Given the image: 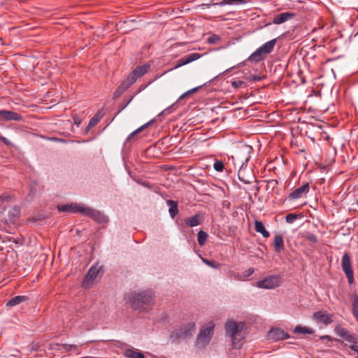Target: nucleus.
<instances>
[{
    "label": "nucleus",
    "instance_id": "nucleus-20",
    "mask_svg": "<svg viewBox=\"0 0 358 358\" xmlns=\"http://www.w3.org/2000/svg\"><path fill=\"white\" fill-rule=\"evenodd\" d=\"M254 224L255 231L260 233L263 237L268 238L270 236V233L266 229L264 224L262 221L255 220Z\"/></svg>",
    "mask_w": 358,
    "mask_h": 358
},
{
    "label": "nucleus",
    "instance_id": "nucleus-22",
    "mask_svg": "<svg viewBox=\"0 0 358 358\" xmlns=\"http://www.w3.org/2000/svg\"><path fill=\"white\" fill-rule=\"evenodd\" d=\"M276 41L277 39L275 38L263 44L261 47H259V48L262 50L263 52L265 53L266 55H267L273 51Z\"/></svg>",
    "mask_w": 358,
    "mask_h": 358
},
{
    "label": "nucleus",
    "instance_id": "nucleus-27",
    "mask_svg": "<svg viewBox=\"0 0 358 358\" xmlns=\"http://www.w3.org/2000/svg\"><path fill=\"white\" fill-rule=\"evenodd\" d=\"M352 311L356 320L358 322V294H354L351 296Z\"/></svg>",
    "mask_w": 358,
    "mask_h": 358
},
{
    "label": "nucleus",
    "instance_id": "nucleus-36",
    "mask_svg": "<svg viewBox=\"0 0 358 358\" xmlns=\"http://www.w3.org/2000/svg\"><path fill=\"white\" fill-rule=\"evenodd\" d=\"M304 238H306V240L308 241L309 242L312 243H317V238L316 237V236L312 233H310V232H306L305 236H304Z\"/></svg>",
    "mask_w": 358,
    "mask_h": 358
},
{
    "label": "nucleus",
    "instance_id": "nucleus-10",
    "mask_svg": "<svg viewBox=\"0 0 358 358\" xmlns=\"http://www.w3.org/2000/svg\"><path fill=\"white\" fill-rule=\"evenodd\" d=\"M268 337L273 341H278L289 338V335L280 328H273L268 331Z\"/></svg>",
    "mask_w": 358,
    "mask_h": 358
},
{
    "label": "nucleus",
    "instance_id": "nucleus-55",
    "mask_svg": "<svg viewBox=\"0 0 358 358\" xmlns=\"http://www.w3.org/2000/svg\"><path fill=\"white\" fill-rule=\"evenodd\" d=\"M122 94V93L117 92V91H116V92H115V94H114V96H115V97H117V96H118L120 94Z\"/></svg>",
    "mask_w": 358,
    "mask_h": 358
},
{
    "label": "nucleus",
    "instance_id": "nucleus-12",
    "mask_svg": "<svg viewBox=\"0 0 358 358\" xmlns=\"http://www.w3.org/2000/svg\"><path fill=\"white\" fill-rule=\"evenodd\" d=\"M150 68V64H145L142 66H138L136 67L130 73L131 79L133 81H136L138 78L144 76L149 69Z\"/></svg>",
    "mask_w": 358,
    "mask_h": 358
},
{
    "label": "nucleus",
    "instance_id": "nucleus-17",
    "mask_svg": "<svg viewBox=\"0 0 358 358\" xmlns=\"http://www.w3.org/2000/svg\"><path fill=\"white\" fill-rule=\"evenodd\" d=\"M273 248L276 252L280 253L284 250L283 237L280 234H276L273 238Z\"/></svg>",
    "mask_w": 358,
    "mask_h": 358
},
{
    "label": "nucleus",
    "instance_id": "nucleus-56",
    "mask_svg": "<svg viewBox=\"0 0 358 358\" xmlns=\"http://www.w3.org/2000/svg\"><path fill=\"white\" fill-rule=\"evenodd\" d=\"M55 141H62V139H59V138H55Z\"/></svg>",
    "mask_w": 358,
    "mask_h": 358
},
{
    "label": "nucleus",
    "instance_id": "nucleus-29",
    "mask_svg": "<svg viewBox=\"0 0 358 358\" xmlns=\"http://www.w3.org/2000/svg\"><path fill=\"white\" fill-rule=\"evenodd\" d=\"M154 121H155V120H152L145 123V124H143V126L140 127L139 128L136 129L134 131L131 133L129 135V136L127 138L126 143L129 142L131 140H134L136 134L140 133L143 129H145V128L148 127L149 125H150Z\"/></svg>",
    "mask_w": 358,
    "mask_h": 358
},
{
    "label": "nucleus",
    "instance_id": "nucleus-53",
    "mask_svg": "<svg viewBox=\"0 0 358 358\" xmlns=\"http://www.w3.org/2000/svg\"><path fill=\"white\" fill-rule=\"evenodd\" d=\"M93 127H90V124H88L87 128H86V133H87Z\"/></svg>",
    "mask_w": 358,
    "mask_h": 358
},
{
    "label": "nucleus",
    "instance_id": "nucleus-3",
    "mask_svg": "<svg viewBox=\"0 0 358 358\" xmlns=\"http://www.w3.org/2000/svg\"><path fill=\"white\" fill-rule=\"evenodd\" d=\"M243 324H237L234 321H229L226 323V334H228L231 339L232 346L234 348H240L241 346V338H238V334L241 331Z\"/></svg>",
    "mask_w": 358,
    "mask_h": 358
},
{
    "label": "nucleus",
    "instance_id": "nucleus-33",
    "mask_svg": "<svg viewBox=\"0 0 358 358\" xmlns=\"http://www.w3.org/2000/svg\"><path fill=\"white\" fill-rule=\"evenodd\" d=\"M343 338L345 341H348V342L350 343L351 344H352V343L357 344V339L355 337V336L350 334L349 331H348V332L346 333V334H345V336L343 337Z\"/></svg>",
    "mask_w": 358,
    "mask_h": 358
},
{
    "label": "nucleus",
    "instance_id": "nucleus-45",
    "mask_svg": "<svg viewBox=\"0 0 358 358\" xmlns=\"http://www.w3.org/2000/svg\"><path fill=\"white\" fill-rule=\"evenodd\" d=\"M197 89H198L197 87H195V88H194V89L191 90H189V91H188V92H187L184 93L183 94H182V95L179 97V99H178V101H180V100H181V99H183V98H184L187 94H189V93H191V92H194L196 91V90H197Z\"/></svg>",
    "mask_w": 358,
    "mask_h": 358
},
{
    "label": "nucleus",
    "instance_id": "nucleus-39",
    "mask_svg": "<svg viewBox=\"0 0 358 358\" xmlns=\"http://www.w3.org/2000/svg\"><path fill=\"white\" fill-rule=\"evenodd\" d=\"M100 120H101V117L98 115H96L90 119L88 124H90V127H94L95 125H96L99 123Z\"/></svg>",
    "mask_w": 358,
    "mask_h": 358
},
{
    "label": "nucleus",
    "instance_id": "nucleus-54",
    "mask_svg": "<svg viewBox=\"0 0 358 358\" xmlns=\"http://www.w3.org/2000/svg\"><path fill=\"white\" fill-rule=\"evenodd\" d=\"M93 127H90V124H88L87 128H86V133H87Z\"/></svg>",
    "mask_w": 358,
    "mask_h": 358
},
{
    "label": "nucleus",
    "instance_id": "nucleus-8",
    "mask_svg": "<svg viewBox=\"0 0 358 358\" xmlns=\"http://www.w3.org/2000/svg\"><path fill=\"white\" fill-rule=\"evenodd\" d=\"M83 211L84 215L91 217L99 222L103 223L108 222L107 217L95 209L86 206Z\"/></svg>",
    "mask_w": 358,
    "mask_h": 358
},
{
    "label": "nucleus",
    "instance_id": "nucleus-31",
    "mask_svg": "<svg viewBox=\"0 0 358 358\" xmlns=\"http://www.w3.org/2000/svg\"><path fill=\"white\" fill-rule=\"evenodd\" d=\"M238 179L243 182L244 184H250L252 183V180L255 178L253 176H250L249 177H246L245 176V170H239L238 173Z\"/></svg>",
    "mask_w": 358,
    "mask_h": 358
},
{
    "label": "nucleus",
    "instance_id": "nucleus-21",
    "mask_svg": "<svg viewBox=\"0 0 358 358\" xmlns=\"http://www.w3.org/2000/svg\"><path fill=\"white\" fill-rule=\"evenodd\" d=\"M250 0H222L220 2H217L215 3L216 6H223L225 5H241V4H245L248 2H250Z\"/></svg>",
    "mask_w": 358,
    "mask_h": 358
},
{
    "label": "nucleus",
    "instance_id": "nucleus-14",
    "mask_svg": "<svg viewBox=\"0 0 358 358\" xmlns=\"http://www.w3.org/2000/svg\"><path fill=\"white\" fill-rule=\"evenodd\" d=\"M296 16L295 13L285 12L276 15L273 19V23L275 24H280L289 20L293 19Z\"/></svg>",
    "mask_w": 358,
    "mask_h": 358
},
{
    "label": "nucleus",
    "instance_id": "nucleus-18",
    "mask_svg": "<svg viewBox=\"0 0 358 358\" xmlns=\"http://www.w3.org/2000/svg\"><path fill=\"white\" fill-rule=\"evenodd\" d=\"M266 56L265 53L259 48L256 51L250 55L248 60L252 62H259L264 60L266 58Z\"/></svg>",
    "mask_w": 358,
    "mask_h": 358
},
{
    "label": "nucleus",
    "instance_id": "nucleus-43",
    "mask_svg": "<svg viewBox=\"0 0 358 358\" xmlns=\"http://www.w3.org/2000/svg\"><path fill=\"white\" fill-rule=\"evenodd\" d=\"M0 141L7 146L13 147V144L8 139L1 135H0Z\"/></svg>",
    "mask_w": 358,
    "mask_h": 358
},
{
    "label": "nucleus",
    "instance_id": "nucleus-5",
    "mask_svg": "<svg viewBox=\"0 0 358 358\" xmlns=\"http://www.w3.org/2000/svg\"><path fill=\"white\" fill-rule=\"evenodd\" d=\"M341 266L348 278L349 284H352L354 282V275L351 266L350 257L348 252H345L342 257Z\"/></svg>",
    "mask_w": 358,
    "mask_h": 358
},
{
    "label": "nucleus",
    "instance_id": "nucleus-24",
    "mask_svg": "<svg viewBox=\"0 0 358 358\" xmlns=\"http://www.w3.org/2000/svg\"><path fill=\"white\" fill-rule=\"evenodd\" d=\"M136 81H133L131 79V76L129 75L126 79H124L117 90V92L123 93L126 91L132 84Z\"/></svg>",
    "mask_w": 358,
    "mask_h": 358
},
{
    "label": "nucleus",
    "instance_id": "nucleus-49",
    "mask_svg": "<svg viewBox=\"0 0 358 358\" xmlns=\"http://www.w3.org/2000/svg\"><path fill=\"white\" fill-rule=\"evenodd\" d=\"M350 348L353 351L358 352V345H357L352 343L350 345Z\"/></svg>",
    "mask_w": 358,
    "mask_h": 358
},
{
    "label": "nucleus",
    "instance_id": "nucleus-23",
    "mask_svg": "<svg viewBox=\"0 0 358 358\" xmlns=\"http://www.w3.org/2000/svg\"><path fill=\"white\" fill-rule=\"evenodd\" d=\"M136 81H133L131 79V76L129 75L126 79H124L117 90V92L123 93L126 91L132 84Z\"/></svg>",
    "mask_w": 358,
    "mask_h": 358
},
{
    "label": "nucleus",
    "instance_id": "nucleus-11",
    "mask_svg": "<svg viewBox=\"0 0 358 358\" xmlns=\"http://www.w3.org/2000/svg\"><path fill=\"white\" fill-rule=\"evenodd\" d=\"M85 205L71 203L58 206V210L60 212H71V213H80L83 215V210L85 208Z\"/></svg>",
    "mask_w": 358,
    "mask_h": 358
},
{
    "label": "nucleus",
    "instance_id": "nucleus-50",
    "mask_svg": "<svg viewBox=\"0 0 358 358\" xmlns=\"http://www.w3.org/2000/svg\"><path fill=\"white\" fill-rule=\"evenodd\" d=\"M223 207L227 208H230L231 203L228 201H224L222 203Z\"/></svg>",
    "mask_w": 358,
    "mask_h": 358
},
{
    "label": "nucleus",
    "instance_id": "nucleus-44",
    "mask_svg": "<svg viewBox=\"0 0 358 358\" xmlns=\"http://www.w3.org/2000/svg\"><path fill=\"white\" fill-rule=\"evenodd\" d=\"M219 40L220 38L216 35H213V36L209 37L208 39V42L210 43H215Z\"/></svg>",
    "mask_w": 358,
    "mask_h": 358
},
{
    "label": "nucleus",
    "instance_id": "nucleus-37",
    "mask_svg": "<svg viewBox=\"0 0 358 358\" xmlns=\"http://www.w3.org/2000/svg\"><path fill=\"white\" fill-rule=\"evenodd\" d=\"M214 169L219 172H222L224 168V163L222 161L216 160L213 164Z\"/></svg>",
    "mask_w": 358,
    "mask_h": 358
},
{
    "label": "nucleus",
    "instance_id": "nucleus-35",
    "mask_svg": "<svg viewBox=\"0 0 358 358\" xmlns=\"http://www.w3.org/2000/svg\"><path fill=\"white\" fill-rule=\"evenodd\" d=\"M299 214L289 213L285 216V220L287 223H293L298 218H301Z\"/></svg>",
    "mask_w": 358,
    "mask_h": 358
},
{
    "label": "nucleus",
    "instance_id": "nucleus-52",
    "mask_svg": "<svg viewBox=\"0 0 358 358\" xmlns=\"http://www.w3.org/2000/svg\"><path fill=\"white\" fill-rule=\"evenodd\" d=\"M255 270L253 268H248L246 272H247V275L249 276V275H251L253 273H254Z\"/></svg>",
    "mask_w": 358,
    "mask_h": 358
},
{
    "label": "nucleus",
    "instance_id": "nucleus-41",
    "mask_svg": "<svg viewBox=\"0 0 358 358\" xmlns=\"http://www.w3.org/2000/svg\"><path fill=\"white\" fill-rule=\"evenodd\" d=\"M13 196L8 194H3L0 196V203L3 201L9 202L12 201Z\"/></svg>",
    "mask_w": 358,
    "mask_h": 358
},
{
    "label": "nucleus",
    "instance_id": "nucleus-15",
    "mask_svg": "<svg viewBox=\"0 0 358 358\" xmlns=\"http://www.w3.org/2000/svg\"><path fill=\"white\" fill-rule=\"evenodd\" d=\"M5 121H22L24 120L22 115L13 110H4Z\"/></svg>",
    "mask_w": 358,
    "mask_h": 358
},
{
    "label": "nucleus",
    "instance_id": "nucleus-32",
    "mask_svg": "<svg viewBox=\"0 0 358 358\" xmlns=\"http://www.w3.org/2000/svg\"><path fill=\"white\" fill-rule=\"evenodd\" d=\"M208 234L202 230L199 231L198 233L197 236V241L199 244V245L203 246L206 244L207 238H208Z\"/></svg>",
    "mask_w": 358,
    "mask_h": 358
},
{
    "label": "nucleus",
    "instance_id": "nucleus-2",
    "mask_svg": "<svg viewBox=\"0 0 358 358\" xmlns=\"http://www.w3.org/2000/svg\"><path fill=\"white\" fill-rule=\"evenodd\" d=\"M196 330L194 322H189L181 326L179 329L173 330L170 335L171 343H176L180 340L190 337Z\"/></svg>",
    "mask_w": 358,
    "mask_h": 358
},
{
    "label": "nucleus",
    "instance_id": "nucleus-7",
    "mask_svg": "<svg viewBox=\"0 0 358 358\" xmlns=\"http://www.w3.org/2000/svg\"><path fill=\"white\" fill-rule=\"evenodd\" d=\"M280 285V278L275 275H271L262 280L257 282V286L259 288L273 289Z\"/></svg>",
    "mask_w": 358,
    "mask_h": 358
},
{
    "label": "nucleus",
    "instance_id": "nucleus-6",
    "mask_svg": "<svg viewBox=\"0 0 358 358\" xmlns=\"http://www.w3.org/2000/svg\"><path fill=\"white\" fill-rule=\"evenodd\" d=\"M333 314H329L322 310L315 312L313 314V319L318 324L327 326L333 322Z\"/></svg>",
    "mask_w": 358,
    "mask_h": 358
},
{
    "label": "nucleus",
    "instance_id": "nucleus-19",
    "mask_svg": "<svg viewBox=\"0 0 358 358\" xmlns=\"http://www.w3.org/2000/svg\"><path fill=\"white\" fill-rule=\"evenodd\" d=\"M202 220V217L199 214H196L194 216L185 219V222L187 226L193 227L199 225Z\"/></svg>",
    "mask_w": 358,
    "mask_h": 358
},
{
    "label": "nucleus",
    "instance_id": "nucleus-28",
    "mask_svg": "<svg viewBox=\"0 0 358 358\" xmlns=\"http://www.w3.org/2000/svg\"><path fill=\"white\" fill-rule=\"evenodd\" d=\"M314 332L313 329L301 325L296 326L294 329V333L297 334H313Z\"/></svg>",
    "mask_w": 358,
    "mask_h": 358
},
{
    "label": "nucleus",
    "instance_id": "nucleus-48",
    "mask_svg": "<svg viewBox=\"0 0 358 358\" xmlns=\"http://www.w3.org/2000/svg\"><path fill=\"white\" fill-rule=\"evenodd\" d=\"M0 122H6L4 110H0Z\"/></svg>",
    "mask_w": 358,
    "mask_h": 358
},
{
    "label": "nucleus",
    "instance_id": "nucleus-30",
    "mask_svg": "<svg viewBox=\"0 0 358 358\" xmlns=\"http://www.w3.org/2000/svg\"><path fill=\"white\" fill-rule=\"evenodd\" d=\"M27 299V297L25 296H16L12 299H10L6 303L7 306H15L23 301H25Z\"/></svg>",
    "mask_w": 358,
    "mask_h": 358
},
{
    "label": "nucleus",
    "instance_id": "nucleus-4",
    "mask_svg": "<svg viewBox=\"0 0 358 358\" xmlns=\"http://www.w3.org/2000/svg\"><path fill=\"white\" fill-rule=\"evenodd\" d=\"M215 324L210 322L206 327H203L197 336V343L201 346L207 345L212 338Z\"/></svg>",
    "mask_w": 358,
    "mask_h": 358
},
{
    "label": "nucleus",
    "instance_id": "nucleus-40",
    "mask_svg": "<svg viewBox=\"0 0 358 358\" xmlns=\"http://www.w3.org/2000/svg\"><path fill=\"white\" fill-rule=\"evenodd\" d=\"M133 99V96H131L130 99H129L127 101H122L120 105H119V110H118V113H120L122 110H124L128 105L129 103Z\"/></svg>",
    "mask_w": 358,
    "mask_h": 358
},
{
    "label": "nucleus",
    "instance_id": "nucleus-57",
    "mask_svg": "<svg viewBox=\"0 0 358 358\" xmlns=\"http://www.w3.org/2000/svg\"><path fill=\"white\" fill-rule=\"evenodd\" d=\"M356 358H358V357H356Z\"/></svg>",
    "mask_w": 358,
    "mask_h": 358
},
{
    "label": "nucleus",
    "instance_id": "nucleus-47",
    "mask_svg": "<svg viewBox=\"0 0 358 358\" xmlns=\"http://www.w3.org/2000/svg\"><path fill=\"white\" fill-rule=\"evenodd\" d=\"M66 349L68 350H75L77 348V346L75 345H65Z\"/></svg>",
    "mask_w": 358,
    "mask_h": 358
},
{
    "label": "nucleus",
    "instance_id": "nucleus-42",
    "mask_svg": "<svg viewBox=\"0 0 358 358\" xmlns=\"http://www.w3.org/2000/svg\"><path fill=\"white\" fill-rule=\"evenodd\" d=\"M231 85L234 88H239L241 87L243 85H245V82L240 80H236L231 82Z\"/></svg>",
    "mask_w": 358,
    "mask_h": 358
},
{
    "label": "nucleus",
    "instance_id": "nucleus-51",
    "mask_svg": "<svg viewBox=\"0 0 358 358\" xmlns=\"http://www.w3.org/2000/svg\"><path fill=\"white\" fill-rule=\"evenodd\" d=\"M320 339L322 341H323V340L331 341V338L328 335L321 336L320 337Z\"/></svg>",
    "mask_w": 358,
    "mask_h": 358
},
{
    "label": "nucleus",
    "instance_id": "nucleus-13",
    "mask_svg": "<svg viewBox=\"0 0 358 358\" xmlns=\"http://www.w3.org/2000/svg\"><path fill=\"white\" fill-rule=\"evenodd\" d=\"M200 57H201V55L199 53H196V52L191 53V54L182 57V59H179L177 62L176 65L171 69H176L182 66L186 65L190 62H192L198 59L199 58H200Z\"/></svg>",
    "mask_w": 358,
    "mask_h": 358
},
{
    "label": "nucleus",
    "instance_id": "nucleus-16",
    "mask_svg": "<svg viewBox=\"0 0 358 358\" xmlns=\"http://www.w3.org/2000/svg\"><path fill=\"white\" fill-rule=\"evenodd\" d=\"M123 355L127 358H145L143 352L134 348L125 349Z\"/></svg>",
    "mask_w": 358,
    "mask_h": 358
},
{
    "label": "nucleus",
    "instance_id": "nucleus-46",
    "mask_svg": "<svg viewBox=\"0 0 358 358\" xmlns=\"http://www.w3.org/2000/svg\"><path fill=\"white\" fill-rule=\"evenodd\" d=\"M73 123L77 125L78 127L80 126V124H81V119L78 117V116H75L73 117Z\"/></svg>",
    "mask_w": 358,
    "mask_h": 358
},
{
    "label": "nucleus",
    "instance_id": "nucleus-1",
    "mask_svg": "<svg viewBox=\"0 0 358 358\" xmlns=\"http://www.w3.org/2000/svg\"><path fill=\"white\" fill-rule=\"evenodd\" d=\"M127 299L133 309L148 311L155 303V296L152 292L146 290L134 291L127 294Z\"/></svg>",
    "mask_w": 358,
    "mask_h": 358
},
{
    "label": "nucleus",
    "instance_id": "nucleus-38",
    "mask_svg": "<svg viewBox=\"0 0 358 358\" xmlns=\"http://www.w3.org/2000/svg\"><path fill=\"white\" fill-rule=\"evenodd\" d=\"M336 332L337 334V335L340 337H341L343 338V337L345 336V334H346V333L348 332V329L344 328V327H336Z\"/></svg>",
    "mask_w": 358,
    "mask_h": 358
},
{
    "label": "nucleus",
    "instance_id": "nucleus-26",
    "mask_svg": "<svg viewBox=\"0 0 358 358\" xmlns=\"http://www.w3.org/2000/svg\"><path fill=\"white\" fill-rule=\"evenodd\" d=\"M166 203L169 206V212L170 216L174 218L178 213V202L173 200H167Z\"/></svg>",
    "mask_w": 358,
    "mask_h": 358
},
{
    "label": "nucleus",
    "instance_id": "nucleus-25",
    "mask_svg": "<svg viewBox=\"0 0 358 358\" xmlns=\"http://www.w3.org/2000/svg\"><path fill=\"white\" fill-rule=\"evenodd\" d=\"M99 271L100 268H98L96 266H92L85 276V280L87 282L93 281L96 278Z\"/></svg>",
    "mask_w": 358,
    "mask_h": 358
},
{
    "label": "nucleus",
    "instance_id": "nucleus-9",
    "mask_svg": "<svg viewBox=\"0 0 358 358\" xmlns=\"http://www.w3.org/2000/svg\"><path fill=\"white\" fill-rule=\"evenodd\" d=\"M310 190L308 182L304 183L302 186L294 189L288 196L289 200H296L306 196Z\"/></svg>",
    "mask_w": 358,
    "mask_h": 358
},
{
    "label": "nucleus",
    "instance_id": "nucleus-34",
    "mask_svg": "<svg viewBox=\"0 0 358 358\" xmlns=\"http://www.w3.org/2000/svg\"><path fill=\"white\" fill-rule=\"evenodd\" d=\"M202 262L208 266H210L214 268H219L220 266V263L213 260H209L205 258H202Z\"/></svg>",
    "mask_w": 358,
    "mask_h": 358
}]
</instances>
